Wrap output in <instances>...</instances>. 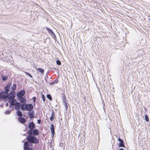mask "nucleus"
<instances>
[{
	"mask_svg": "<svg viewBox=\"0 0 150 150\" xmlns=\"http://www.w3.org/2000/svg\"><path fill=\"white\" fill-rule=\"evenodd\" d=\"M10 88V87H7V86H6L5 87V92H6V93H8V92L9 91V89Z\"/></svg>",
	"mask_w": 150,
	"mask_h": 150,
	"instance_id": "4be33fe9",
	"label": "nucleus"
},
{
	"mask_svg": "<svg viewBox=\"0 0 150 150\" xmlns=\"http://www.w3.org/2000/svg\"><path fill=\"white\" fill-rule=\"evenodd\" d=\"M118 146L120 147H125L124 142H120Z\"/></svg>",
	"mask_w": 150,
	"mask_h": 150,
	"instance_id": "6ab92c4d",
	"label": "nucleus"
},
{
	"mask_svg": "<svg viewBox=\"0 0 150 150\" xmlns=\"http://www.w3.org/2000/svg\"><path fill=\"white\" fill-rule=\"evenodd\" d=\"M24 150H30V145L29 143L25 142L24 144Z\"/></svg>",
	"mask_w": 150,
	"mask_h": 150,
	"instance_id": "6e6552de",
	"label": "nucleus"
},
{
	"mask_svg": "<svg viewBox=\"0 0 150 150\" xmlns=\"http://www.w3.org/2000/svg\"><path fill=\"white\" fill-rule=\"evenodd\" d=\"M25 104L26 103H23L22 105L21 104L20 108L22 110H25Z\"/></svg>",
	"mask_w": 150,
	"mask_h": 150,
	"instance_id": "2eb2a0df",
	"label": "nucleus"
},
{
	"mask_svg": "<svg viewBox=\"0 0 150 150\" xmlns=\"http://www.w3.org/2000/svg\"><path fill=\"white\" fill-rule=\"evenodd\" d=\"M21 105V104L17 102L14 106L15 109L17 110H19Z\"/></svg>",
	"mask_w": 150,
	"mask_h": 150,
	"instance_id": "9b49d317",
	"label": "nucleus"
},
{
	"mask_svg": "<svg viewBox=\"0 0 150 150\" xmlns=\"http://www.w3.org/2000/svg\"><path fill=\"white\" fill-rule=\"evenodd\" d=\"M17 115L19 117H21L22 116L23 114L22 112L20 110H18L16 112Z\"/></svg>",
	"mask_w": 150,
	"mask_h": 150,
	"instance_id": "dca6fc26",
	"label": "nucleus"
},
{
	"mask_svg": "<svg viewBox=\"0 0 150 150\" xmlns=\"http://www.w3.org/2000/svg\"><path fill=\"white\" fill-rule=\"evenodd\" d=\"M0 106H2V105H0Z\"/></svg>",
	"mask_w": 150,
	"mask_h": 150,
	"instance_id": "37998d69",
	"label": "nucleus"
},
{
	"mask_svg": "<svg viewBox=\"0 0 150 150\" xmlns=\"http://www.w3.org/2000/svg\"><path fill=\"white\" fill-rule=\"evenodd\" d=\"M28 142L31 144H38L39 142V140L34 135H29L26 138Z\"/></svg>",
	"mask_w": 150,
	"mask_h": 150,
	"instance_id": "f257e3e1",
	"label": "nucleus"
},
{
	"mask_svg": "<svg viewBox=\"0 0 150 150\" xmlns=\"http://www.w3.org/2000/svg\"><path fill=\"white\" fill-rule=\"evenodd\" d=\"M37 122H38V123L39 124H40L41 123V120L40 119H39V120H37Z\"/></svg>",
	"mask_w": 150,
	"mask_h": 150,
	"instance_id": "e433bc0d",
	"label": "nucleus"
},
{
	"mask_svg": "<svg viewBox=\"0 0 150 150\" xmlns=\"http://www.w3.org/2000/svg\"><path fill=\"white\" fill-rule=\"evenodd\" d=\"M54 112L52 111V114L50 118V119L51 121H52L54 119Z\"/></svg>",
	"mask_w": 150,
	"mask_h": 150,
	"instance_id": "f3484780",
	"label": "nucleus"
},
{
	"mask_svg": "<svg viewBox=\"0 0 150 150\" xmlns=\"http://www.w3.org/2000/svg\"><path fill=\"white\" fill-rule=\"evenodd\" d=\"M28 115L29 116V118L30 119L35 118V117L34 115H31L30 113H28Z\"/></svg>",
	"mask_w": 150,
	"mask_h": 150,
	"instance_id": "393cba45",
	"label": "nucleus"
},
{
	"mask_svg": "<svg viewBox=\"0 0 150 150\" xmlns=\"http://www.w3.org/2000/svg\"><path fill=\"white\" fill-rule=\"evenodd\" d=\"M25 110L27 111H30L31 110H32L33 108V106L32 104H25Z\"/></svg>",
	"mask_w": 150,
	"mask_h": 150,
	"instance_id": "20e7f679",
	"label": "nucleus"
},
{
	"mask_svg": "<svg viewBox=\"0 0 150 150\" xmlns=\"http://www.w3.org/2000/svg\"><path fill=\"white\" fill-rule=\"evenodd\" d=\"M35 127V125L33 122H30L28 124V127L30 129L29 130H33Z\"/></svg>",
	"mask_w": 150,
	"mask_h": 150,
	"instance_id": "0eeeda50",
	"label": "nucleus"
},
{
	"mask_svg": "<svg viewBox=\"0 0 150 150\" xmlns=\"http://www.w3.org/2000/svg\"><path fill=\"white\" fill-rule=\"evenodd\" d=\"M18 100H19L20 102L23 104L25 103L26 100L23 97H21L18 98Z\"/></svg>",
	"mask_w": 150,
	"mask_h": 150,
	"instance_id": "f8f14e48",
	"label": "nucleus"
},
{
	"mask_svg": "<svg viewBox=\"0 0 150 150\" xmlns=\"http://www.w3.org/2000/svg\"><path fill=\"white\" fill-rule=\"evenodd\" d=\"M8 105V103H6V107H7Z\"/></svg>",
	"mask_w": 150,
	"mask_h": 150,
	"instance_id": "ea45409f",
	"label": "nucleus"
},
{
	"mask_svg": "<svg viewBox=\"0 0 150 150\" xmlns=\"http://www.w3.org/2000/svg\"><path fill=\"white\" fill-rule=\"evenodd\" d=\"M16 84H14L11 87V89L13 91H14L16 88Z\"/></svg>",
	"mask_w": 150,
	"mask_h": 150,
	"instance_id": "aec40b11",
	"label": "nucleus"
},
{
	"mask_svg": "<svg viewBox=\"0 0 150 150\" xmlns=\"http://www.w3.org/2000/svg\"><path fill=\"white\" fill-rule=\"evenodd\" d=\"M50 129H51V132L52 134V137H53L55 133L54 125L53 124L51 125Z\"/></svg>",
	"mask_w": 150,
	"mask_h": 150,
	"instance_id": "1a4fd4ad",
	"label": "nucleus"
},
{
	"mask_svg": "<svg viewBox=\"0 0 150 150\" xmlns=\"http://www.w3.org/2000/svg\"><path fill=\"white\" fill-rule=\"evenodd\" d=\"M7 79V76H3L2 78V80L4 81L6 80Z\"/></svg>",
	"mask_w": 150,
	"mask_h": 150,
	"instance_id": "c756f323",
	"label": "nucleus"
},
{
	"mask_svg": "<svg viewBox=\"0 0 150 150\" xmlns=\"http://www.w3.org/2000/svg\"><path fill=\"white\" fill-rule=\"evenodd\" d=\"M149 21H150V18L149 19Z\"/></svg>",
	"mask_w": 150,
	"mask_h": 150,
	"instance_id": "a18cd8bd",
	"label": "nucleus"
},
{
	"mask_svg": "<svg viewBox=\"0 0 150 150\" xmlns=\"http://www.w3.org/2000/svg\"><path fill=\"white\" fill-rule=\"evenodd\" d=\"M12 84V83L11 82L9 83H8L7 86V87H10V86Z\"/></svg>",
	"mask_w": 150,
	"mask_h": 150,
	"instance_id": "f704fd0d",
	"label": "nucleus"
},
{
	"mask_svg": "<svg viewBox=\"0 0 150 150\" xmlns=\"http://www.w3.org/2000/svg\"><path fill=\"white\" fill-rule=\"evenodd\" d=\"M47 98L49 99L50 100H52V97L49 94H48L47 95Z\"/></svg>",
	"mask_w": 150,
	"mask_h": 150,
	"instance_id": "b1692460",
	"label": "nucleus"
},
{
	"mask_svg": "<svg viewBox=\"0 0 150 150\" xmlns=\"http://www.w3.org/2000/svg\"><path fill=\"white\" fill-rule=\"evenodd\" d=\"M13 105H11L10 106V104L9 105V107L11 109H13Z\"/></svg>",
	"mask_w": 150,
	"mask_h": 150,
	"instance_id": "4c0bfd02",
	"label": "nucleus"
},
{
	"mask_svg": "<svg viewBox=\"0 0 150 150\" xmlns=\"http://www.w3.org/2000/svg\"><path fill=\"white\" fill-rule=\"evenodd\" d=\"M37 70L42 74H43L44 72V69L40 68H38Z\"/></svg>",
	"mask_w": 150,
	"mask_h": 150,
	"instance_id": "412c9836",
	"label": "nucleus"
},
{
	"mask_svg": "<svg viewBox=\"0 0 150 150\" xmlns=\"http://www.w3.org/2000/svg\"><path fill=\"white\" fill-rule=\"evenodd\" d=\"M119 150H125L122 148H120Z\"/></svg>",
	"mask_w": 150,
	"mask_h": 150,
	"instance_id": "a19ab883",
	"label": "nucleus"
},
{
	"mask_svg": "<svg viewBox=\"0 0 150 150\" xmlns=\"http://www.w3.org/2000/svg\"><path fill=\"white\" fill-rule=\"evenodd\" d=\"M25 134H24V136H25Z\"/></svg>",
	"mask_w": 150,
	"mask_h": 150,
	"instance_id": "c03bdc74",
	"label": "nucleus"
},
{
	"mask_svg": "<svg viewBox=\"0 0 150 150\" xmlns=\"http://www.w3.org/2000/svg\"><path fill=\"white\" fill-rule=\"evenodd\" d=\"M118 141H119L120 142H124L120 138H119L118 139Z\"/></svg>",
	"mask_w": 150,
	"mask_h": 150,
	"instance_id": "72a5a7b5",
	"label": "nucleus"
},
{
	"mask_svg": "<svg viewBox=\"0 0 150 150\" xmlns=\"http://www.w3.org/2000/svg\"><path fill=\"white\" fill-rule=\"evenodd\" d=\"M11 110H7L5 112V113L6 114H9L11 113Z\"/></svg>",
	"mask_w": 150,
	"mask_h": 150,
	"instance_id": "cd10ccee",
	"label": "nucleus"
},
{
	"mask_svg": "<svg viewBox=\"0 0 150 150\" xmlns=\"http://www.w3.org/2000/svg\"><path fill=\"white\" fill-rule=\"evenodd\" d=\"M63 103L64 104V105L65 107V109L66 110H67L68 108V107L67 105L66 102H65V103Z\"/></svg>",
	"mask_w": 150,
	"mask_h": 150,
	"instance_id": "a878e982",
	"label": "nucleus"
},
{
	"mask_svg": "<svg viewBox=\"0 0 150 150\" xmlns=\"http://www.w3.org/2000/svg\"><path fill=\"white\" fill-rule=\"evenodd\" d=\"M25 90H23L20 91L19 92H18L16 94V96L18 98L21 97H23V96L25 94Z\"/></svg>",
	"mask_w": 150,
	"mask_h": 150,
	"instance_id": "39448f33",
	"label": "nucleus"
},
{
	"mask_svg": "<svg viewBox=\"0 0 150 150\" xmlns=\"http://www.w3.org/2000/svg\"><path fill=\"white\" fill-rule=\"evenodd\" d=\"M31 112L29 111L28 113H30L31 115H35V112L34 111L32 110Z\"/></svg>",
	"mask_w": 150,
	"mask_h": 150,
	"instance_id": "2f4dec72",
	"label": "nucleus"
},
{
	"mask_svg": "<svg viewBox=\"0 0 150 150\" xmlns=\"http://www.w3.org/2000/svg\"><path fill=\"white\" fill-rule=\"evenodd\" d=\"M63 144H62L61 143L60 144L59 146L62 147V146H63Z\"/></svg>",
	"mask_w": 150,
	"mask_h": 150,
	"instance_id": "58836bf2",
	"label": "nucleus"
},
{
	"mask_svg": "<svg viewBox=\"0 0 150 150\" xmlns=\"http://www.w3.org/2000/svg\"><path fill=\"white\" fill-rule=\"evenodd\" d=\"M45 80L46 81V79L45 78Z\"/></svg>",
	"mask_w": 150,
	"mask_h": 150,
	"instance_id": "79ce46f5",
	"label": "nucleus"
},
{
	"mask_svg": "<svg viewBox=\"0 0 150 150\" xmlns=\"http://www.w3.org/2000/svg\"><path fill=\"white\" fill-rule=\"evenodd\" d=\"M25 74L27 75H28L29 76H30V77H31V78H32V76L30 74H29V73H28V72H26L25 73Z\"/></svg>",
	"mask_w": 150,
	"mask_h": 150,
	"instance_id": "473e14b6",
	"label": "nucleus"
},
{
	"mask_svg": "<svg viewBox=\"0 0 150 150\" xmlns=\"http://www.w3.org/2000/svg\"><path fill=\"white\" fill-rule=\"evenodd\" d=\"M46 29L50 33L54 34V32L52 31V30L49 29V28H46Z\"/></svg>",
	"mask_w": 150,
	"mask_h": 150,
	"instance_id": "a211bd4d",
	"label": "nucleus"
},
{
	"mask_svg": "<svg viewBox=\"0 0 150 150\" xmlns=\"http://www.w3.org/2000/svg\"><path fill=\"white\" fill-rule=\"evenodd\" d=\"M8 102L10 103V106L11 105H14L16 104V103H17V100L15 99H13V100H9Z\"/></svg>",
	"mask_w": 150,
	"mask_h": 150,
	"instance_id": "9d476101",
	"label": "nucleus"
},
{
	"mask_svg": "<svg viewBox=\"0 0 150 150\" xmlns=\"http://www.w3.org/2000/svg\"><path fill=\"white\" fill-rule=\"evenodd\" d=\"M58 81L57 80H55L53 82H51L50 83V84L51 85H52L54 83H57Z\"/></svg>",
	"mask_w": 150,
	"mask_h": 150,
	"instance_id": "5701e85b",
	"label": "nucleus"
},
{
	"mask_svg": "<svg viewBox=\"0 0 150 150\" xmlns=\"http://www.w3.org/2000/svg\"><path fill=\"white\" fill-rule=\"evenodd\" d=\"M19 121L21 123L24 124L26 122V120L25 118L23 117H20L19 118Z\"/></svg>",
	"mask_w": 150,
	"mask_h": 150,
	"instance_id": "ddd939ff",
	"label": "nucleus"
},
{
	"mask_svg": "<svg viewBox=\"0 0 150 150\" xmlns=\"http://www.w3.org/2000/svg\"><path fill=\"white\" fill-rule=\"evenodd\" d=\"M56 62L57 63V64L58 65H60L61 64V63L60 61L59 60H57L56 61Z\"/></svg>",
	"mask_w": 150,
	"mask_h": 150,
	"instance_id": "c85d7f7f",
	"label": "nucleus"
},
{
	"mask_svg": "<svg viewBox=\"0 0 150 150\" xmlns=\"http://www.w3.org/2000/svg\"><path fill=\"white\" fill-rule=\"evenodd\" d=\"M15 97V93L14 91H11L7 94V98L8 100H11L14 99Z\"/></svg>",
	"mask_w": 150,
	"mask_h": 150,
	"instance_id": "7ed1b4c3",
	"label": "nucleus"
},
{
	"mask_svg": "<svg viewBox=\"0 0 150 150\" xmlns=\"http://www.w3.org/2000/svg\"><path fill=\"white\" fill-rule=\"evenodd\" d=\"M33 101L34 103H35V101L36 100V97H34L33 98Z\"/></svg>",
	"mask_w": 150,
	"mask_h": 150,
	"instance_id": "c9c22d12",
	"label": "nucleus"
},
{
	"mask_svg": "<svg viewBox=\"0 0 150 150\" xmlns=\"http://www.w3.org/2000/svg\"><path fill=\"white\" fill-rule=\"evenodd\" d=\"M61 95V97L63 99V102L65 103V102H66L67 99L64 94L62 93Z\"/></svg>",
	"mask_w": 150,
	"mask_h": 150,
	"instance_id": "4468645a",
	"label": "nucleus"
},
{
	"mask_svg": "<svg viewBox=\"0 0 150 150\" xmlns=\"http://www.w3.org/2000/svg\"><path fill=\"white\" fill-rule=\"evenodd\" d=\"M145 119L146 121L148 122L149 121V119L147 115H146L145 116Z\"/></svg>",
	"mask_w": 150,
	"mask_h": 150,
	"instance_id": "bb28decb",
	"label": "nucleus"
},
{
	"mask_svg": "<svg viewBox=\"0 0 150 150\" xmlns=\"http://www.w3.org/2000/svg\"><path fill=\"white\" fill-rule=\"evenodd\" d=\"M39 133V130L36 129H33V130H29L28 132V134L29 135H38Z\"/></svg>",
	"mask_w": 150,
	"mask_h": 150,
	"instance_id": "f03ea898",
	"label": "nucleus"
},
{
	"mask_svg": "<svg viewBox=\"0 0 150 150\" xmlns=\"http://www.w3.org/2000/svg\"><path fill=\"white\" fill-rule=\"evenodd\" d=\"M7 94L8 93L4 91L1 92L0 93V98L3 99L6 98Z\"/></svg>",
	"mask_w": 150,
	"mask_h": 150,
	"instance_id": "423d86ee",
	"label": "nucleus"
},
{
	"mask_svg": "<svg viewBox=\"0 0 150 150\" xmlns=\"http://www.w3.org/2000/svg\"><path fill=\"white\" fill-rule=\"evenodd\" d=\"M42 99L43 101L44 102L45 101V96L43 94L42 95Z\"/></svg>",
	"mask_w": 150,
	"mask_h": 150,
	"instance_id": "7c9ffc66",
	"label": "nucleus"
}]
</instances>
